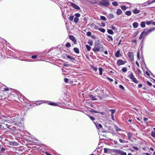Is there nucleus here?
<instances>
[{"label": "nucleus", "instance_id": "1", "mask_svg": "<svg viewBox=\"0 0 155 155\" xmlns=\"http://www.w3.org/2000/svg\"><path fill=\"white\" fill-rule=\"evenodd\" d=\"M104 50L103 45L100 44L99 42H95V43L94 47L93 49V51L94 52H102Z\"/></svg>", "mask_w": 155, "mask_h": 155}, {"label": "nucleus", "instance_id": "2", "mask_svg": "<svg viewBox=\"0 0 155 155\" xmlns=\"http://www.w3.org/2000/svg\"><path fill=\"white\" fill-rule=\"evenodd\" d=\"M98 5L101 6H104L107 7L109 5L110 3L108 0H101L98 3Z\"/></svg>", "mask_w": 155, "mask_h": 155}, {"label": "nucleus", "instance_id": "3", "mask_svg": "<svg viewBox=\"0 0 155 155\" xmlns=\"http://www.w3.org/2000/svg\"><path fill=\"white\" fill-rule=\"evenodd\" d=\"M146 29H145L144 31H143L144 32V35L147 36L152 31L155 30V28H152L150 29L147 30L146 31H145Z\"/></svg>", "mask_w": 155, "mask_h": 155}, {"label": "nucleus", "instance_id": "4", "mask_svg": "<svg viewBox=\"0 0 155 155\" xmlns=\"http://www.w3.org/2000/svg\"><path fill=\"white\" fill-rule=\"evenodd\" d=\"M129 78L135 83L136 84L138 83V80L134 77L132 72L131 73L130 75L129 76Z\"/></svg>", "mask_w": 155, "mask_h": 155}, {"label": "nucleus", "instance_id": "5", "mask_svg": "<svg viewBox=\"0 0 155 155\" xmlns=\"http://www.w3.org/2000/svg\"><path fill=\"white\" fill-rule=\"evenodd\" d=\"M128 54L130 60L132 61H133L134 59L133 53L132 52H129L128 53Z\"/></svg>", "mask_w": 155, "mask_h": 155}, {"label": "nucleus", "instance_id": "6", "mask_svg": "<svg viewBox=\"0 0 155 155\" xmlns=\"http://www.w3.org/2000/svg\"><path fill=\"white\" fill-rule=\"evenodd\" d=\"M126 62H125L123 60L121 59H119L117 61V64L118 65L120 66V65L124 64Z\"/></svg>", "mask_w": 155, "mask_h": 155}, {"label": "nucleus", "instance_id": "7", "mask_svg": "<svg viewBox=\"0 0 155 155\" xmlns=\"http://www.w3.org/2000/svg\"><path fill=\"white\" fill-rule=\"evenodd\" d=\"M70 4L74 8L77 10L80 9V8L79 7V6H78V5H77L71 2H70Z\"/></svg>", "mask_w": 155, "mask_h": 155}, {"label": "nucleus", "instance_id": "8", "mask_svg": "<svg viewBox=\"0 0 155 155\" xmlns=\"http://www.w3.org/2000/svg\"><path fill=\"white\" fill-rule=\"evenodd\" d=\"M117 153L120 154V155H127V153L126 152L121 150H117Z\"/></svg>", "mask_w": 155, "mask_h": 155}, {"label": "nucleus", "instance_id": "9", "mask_svg": "<svg viewBox=\"0 0 155 155\" xmlns=\"http://www.w3.org/2000/svg\"><path fill=\"white\" fill-rule=\"evenodd\" d=\"M69 38L74 43L76 42V40L75 39L74 36L72 35L69 36Z\"/></svg>", "mask_w": 155, "mask_h": 155}, {"label": "nucleus", "instance_id": "10", "mask_svg": "<svg viewBox=\"0 0 155 155\" xmlns=\"http://www.w3.org/2000/svg\"><path fill=\"white\" fill-rule=\"evenodd\" d=\"M107 39L108 41H113V38L111 36L108 35H107Z\"/></svg>", "mask_w": 155, "mask_h": 155}, {"label": "nucleus", "instance_id": "11", "mask_svg": "<svg viewBox=\"0 0 155 155\" xmlns=\"http://www.w3.org/2000/svg\"><path fill=\"white\" fill-rule=\"evenodd\" d=\"M133 13L134 14H137L140 12V10H138L137 8H136L133 10L132 11Z\"/></svg>", "mask_w": 155, "mask_h": 155}, {"label": "nucleus", "instance_id": "12", "mask_svg": "<svg viewBox=\"0 0 155 155\" xmlns=\"http://www.w3.org/2000/svg\"><path fill=\"white\" fill-rule=\"evenodd\" d=\"M146 22L145 21H142L140 23V26L142 28H144L146 26Z\"/></svg>", "mask_w": 155, "mask_h": 155}, {"label": "nucleus", "instance_id": "13", "mask_svg": "<svg viewBox=\"0 0 155 155\" xmlns=\"http://www.w3.org/2000/svg\"><path fill=\"white\" fill-rule=\"evenodd\" d=\"M138 25H139V24H138V23L136 22H134L133 24V27L134 28H137L138 27Z\"/></svg>", "mask_w": 155, "mask_h": 155}, {"label": "nucleus", "instance_id": "14", "mask_svg": "<svg viewBox=\"0 0 155 155\" xmlns=\"http://www.w3.org/2000/svg\"><path fill=\"white\" fill-rule=\"evenodd\" d=\"M89 96V97L91 100L93 101L96 100V99L95 98V96L92 95H90Z\"/></svg>", "mask_w": 155, "mask_h": 155}, {"label": "nucleus", "instance_id": "15", "mask_svg": "<svg viewBox=\"0 0 155 155\" xmlns=\"http://www.w3.org/2000/svg\"><path fill=\"white\" fill-rule=\"evenodd\" d=\"M122 13V11L120 9H118L116 12V14L118 15H120Z\"/></svg>", "mask_w": 155, "mask_h": 155}, {"label": "nucleus", "instance_id": "16", "mask_svg": "<svg viewBox=\"0 0 155 155\" xmlns=\"http://www.w3.org/2000/svg\"><path fill=\"white\" fill-rule=\"evenodd\" d=\"M104 152L105 153H109L110 152V149L107 148H104Z\"/></svg>", "mask_w": 155, "mask_h": 155}, {"label": "nucleus", "instance_id": "17", "mask_svg": "<svg viewBox=\"0 0 155 155\" xmlns=\"http://www.w3.org/2000/svg\"><path fill=\"white\" fill-rule=\"evenodd\" d=\"M74 52L77 54H78L79 53V50L77 48H74Z\"/></svg>", "mask_w": 155, "mask_h": 155}, {"label": "nucleus", "instance_id": "18", "mask_svg": "<svg viewBox=\"0 0 155 155\" xmlns=\"http://www.w3.org/2000/svg\"><path fill=\"white\" fill-rule=\"evenodd\" d=\"M9 144L11 145L17 146L18 145V143L16 142H11L9 143Z\"/></svg>", "mask_w": 155, "mask_h": 155}, {"label": "nucleus", "instance_id": "19", "mask_svg": "<svg viewBox=\"0 0 155 155\" xmlns=\"http://www.w3.org/2000/svg\"><path fill=\"white\" fill-rule=\"evenodd\" d=\"M67 55V57L69 59H71L72 60H75V58L73 57L70 55Z\"/></svg>", "mask_w": 155, "mask_h": 155}, {"label": "nucleus", "instance_id": "20", "mask_svg": "<svg viewBox=\"0 0 155 155\" xmlns=\"http://www.w3.org/2000/svg\"><path fill=\"white\" fill-rule=\"evenodd\" d=\"M127 137L129 140H130L131 137L132 136V133L130 132H129L127 134Z\"/></svg>", "mask_w": 155, "mask_h": 155}, {"label": "nucleus", "instance_id": "21", "mask_svg": "<svg viewBox=\"0 0 155 155\" xmlns=\"http://www.w3.org/2000/svg\"><path fill=\"white\" fill-rule=\"evenodd\" d=\"M48 104L50 105H52L53 106H58V104L55 103L54 102H50Z\"/></svg>", "mask_w": 155, "mask_h": 155}, {"label": "nucleus", "instance_id": "22", "mask_svg": "<svg viewBox=\"0 0 155 155\" xmlns=\"http://www.w3.org/2000/svg\"><path fill=\"white\" fill-rule=\"evenodd\" d=\"M107 32L109 34L111 35L114 34V32L111 29H108L107 30Z\"/></svg>", "mask_w": 155, "mask_h": 155}, {"label": "nucleus", "instance_id": "23", "mask_svg": "<svg viewBox=\"0 0 155 155\" xmlns=\"http://www.w3.org/2000/svg\"><path fill=\"white\" fill-rule=\"evenodd\" d=\"M125 14L127 16H130L131 15V12L130 11H127L126 12Z\"/></svg>", "mask_w": 155, "mask_h": 155}, {"label": "nucleus", "instance_id": "24", "mask_svg": "<svg viewBox=\"0 0 155 155\" xmlns=\"http://www.w3.org/2000/svg\"><path fill=\"white\" fill-rule=\"evenodd\" d=\"M144 31H143L141 33V34L139 37V39L140 40V39H142V38H143V35H144Z\"/></svg>", "mask_w": 155, "mask_h": 155}, {"label": "nucleus", "instance_id": "25", "mask_svg": "<svg viewBox=\"0 0 155 155\" xmlns=\"http://www.w3.org/2000/svg\"><path fill=\"white\" fill-rule=\"evenodd\" d=\"M98 30L102 33H104L105 31V30L103 28H99Z\"/></svg>", "mask_w": 155, "mask_h": 155}, {"label": "nucleus", "instance_id": "26", "mask_svg": "<svg viewBox=\"0 0 155 155\" xmlns=\"http://www.w3.org/2000/svg\"><path fill=\"white\" fill-rule=\"evenodd\" d=\"M88 116L89 117L90 119L92 121L95 120V118L93 116H90V115H88Z\"/></svg>", "mask_w": 155, "mask_h": 155}, {"label": "nucleus", "instance_id": "27", "mask_svg": "<svg viewBox=\"0 0 155 155\" xmlns=\"http://www.w3.org/2000/svg\"><path fill=\"white\" fill-rule=\"evenodd\" d=\"M120 54V51L119 50H118L116 53H115V55L116 57H119Z\"/></svg>", "mask_w": 155, "mask_h": 155}, {"label": "nucleus", "instance_id": "28", "mask_svg": "<svg viewBox=\"0 0 155 155\" xmlns=\"http://www.w3.org/2000/svg\"><path fill=\"white\" fill-rule=\"evenodd\" d=\"M99 71L100 74L101 75L102 74L103 69L101 68H99Z\"/></svg>", "mask_w": 155, "mask_h": 155}, {"label": "nucleus", "instance_id": "29", "mask_svg": "<svg viewBox=\"0 0 155 155\" xmlns=\"http://www.w3.org/2000/svg\"><path fill=\"white\" fill-rule=\"evenodd\" d=\"M88 51H90L91 50V47L90 46L87 45H85Z\"/></svg>", "mask_w": 155, "mask_h": 155}, {"label": "nucleus", "instance_id": "30", "mask_svg": "<svg viewBox=\"0 0 155 155\" xmlns=\"http://www.w3.org/2000/svg\"><path fill=\"white\" fill-rule=\"evenodd\" d=\"M100 18L101 20L104 21H105L107 20V19L105 17L103 16H101L100 17Z\"/></svg>", "mask_w": 155, "mask_h": 155}, {"label": "nucleus", "instance_id": "31", "mask_svg": "<svg viewBox=\"0 0 155 155\" xmlns=\"http://www.w3.org/2000/svg\"><path fill=\"white\" fill-rule=\"evenodd\" d=\"M79 21V18H77L75 17L74 19V21L76 23H77Z\"/></svg>", "mask_w": 155, "mask_h": 155}, {"label": "nucleus", "instance_id": "32", "mask_svg": "<svg viewBox=\"0 0 155 155\" xmlns=\"http://www.w3.org/2000/svg\"><path fill=\"white\" fill-rule=\"evenodd\" d=\"M112 5L115 6H117L118 5V4L117 2H114L112 3Z\"/></svg>", "mask_w": 155, "mask_h": 155}, {"label": "nucleus", "instance_id": "33", "mask_svg": "<svg viewBox=\"0 0 155 155\" xmlns=\"http://www.w3.org/2000/svg\"><path fill=\"white\" fill-rule=\"evenodd\" d=\"M66 46L68 48L70 47L71 46V45L69 42H67L66 44Z\"/></svg>", "mask_w": 155, "mask_h": 155}, {"label": "nucleus", "instance_id": "34", "mask_svg": "<svg viewBox=\"0 0 155 155\" xmlns=\"http://www.w3.org/2000/svg\"><path fill=\"white\" fill-rule=\"evenodd\" d=\"M123 72H126L127 71V69L126 68H124L122 69Z\"/></svg>", "mask_w": 155, "mask_h": 155}, {"label": "nucleus", "instance_id": "35", "mask_svg": "<svg viewBox=\"0 0 155 155\" xmlns=\"http://www.w3.org/2000/svg\"><path fill=\"white\" fill-rule=\"evenodd\" d=\"M74 15L75 16V17L78 18L80 17L81 15L80 13H76L74 14Z\"/></svg>", "mask_w": 155, "mask_h": 155}, {"label": "nucleus", "instance_id": "36", "mask_svg": "<svg viewBox=\"0 0 155 155\" xmlns=\"http://www.w3.org/2000/svg\"><path fill=\"white\" fill-rule=\"evenodd\" d=\"M151 21H147L146 22V24L147 25H149L151 24H152V22H151Z\"/></svg>", "mask_w": 155, "mask_h": 155}, {"label": "nucleus", "instance_id": "37", "mask_svg": "<svg viewBox=\"0 0 155 155\" xmlns=\"http://www.w3.org/2000/svg\"><path fill=\"white\" fill-rule=\"evenodd\" d=\"M151 135L154 138H155V132L152 131L151 133Z\"/></svg>", "mask_w": 155, "mask_h": 155}, {"label": "nucleus", "instance_id": "38", "mask_svg": "<svg viewBox=\"0 0 155 155\" xmlns=\"http://www.w3.org/2000/svg\"><path fill=\"white\" fill-rule=\"evenodd\" d=\"M121 8L123 10H125L127 9V7L124 5L122 6Z\"/></svg>", "mask_w": 155, "mask_h": 155}, {"label": "nucleus", "instance_id": "39", "mask_svg": "<svg viewBox=\"0 0 155 155\" xmlns=\"http://www.w3.org/2000/svg\"><path fill=\"white\" fill-rule=\"evenodd\" d=\"M108 17L109 18H112L114 17V16L112 14H110L108 15Z\"/></svg>", "mask_w": 155, "mask_h": 155}, {"label": "nucleus", "instance_id": "40", "mask_svg": "<svg viewBox=\"0 0 155 155\" xmlns=\"http://www.w3.org/2000/svg\"><path fill=\"white\" fill-rule=\"evenodd\" d=\"M119 141L120 143H124L126 142V141L124 140H123L122 139H119Z\"/></svg>", "mask_w": 155, "mask_h": 155}, {"label": "nucleus", "instance_id": "41", "mask_svg": "<svg viewBox=\"0 0 155 155\" xmlns=\"http://www.w3.org/2000/svg\"><path fill=\"white\" fill-rule=\"evenodd\" d=\"M74 16H70L69 18V19L71 21H73V20L74 19Z\"/></svg>", "mask_w": 155, "mask_h": 155}, {"label": "nucleus", "instance_id": "42", "mask_svg": "<svg viewBox=\"0 0 155 155\" xmlns=\"http://www.w3.org/2000/svg\"><path fill=\"white\" fill-rule=\"evenodd\" d=\"M106 78L110 82H112L113 81V79H112L109 77H106Z\"/></svg>", "mask_w": 155, "mask_h": 155}, {"label": "nucleus", "instance_id": "43", "mask_svg": "<svg viewBox=\"0 0 155 155\" xmlns=\"http://www.w3.org/2000/svg\"><path fill=\"white\" fill-rule=\"evenodd\" d=\"M91 33L90 31H88L87 33V36H91Z\"/></svg>", "mask_w": 155, "mask_h": 155}, {"label": "nucleus", "instance_id": "44", "mask_svg": "<svg viewBox=\"0 0 155 155\" xmlns=\"http://www.w3.org/2000/svg\"><path fill=\"white\" fill-rule=\"evenodd\" d=\"M147 84L149 86H151L152 85V84L149 81H147Z\"/></svg>", "mask_w": 155, "mask_h": 155}, {"label": "nucleus", "instance_id": "45", "mask_svg": "<svg viewBox=\"0 0 155 155\" xmlns=\"http://www.w3.org/2000/svg\"><path fill=\"white\" fill-rule=\"evenodd\" d=\"M111 28L112 29H113V30H116L117 28L114 27V26H113V25H112L111 26Z\"/></svg>", "mask_w": 155, "mask_h": 155}, {"label": "nucleus", "instance_id": "46", "mask_svg": "<svg viewBox=\"0 0 155 155\" xmlns=\"http://www.w3.org/2000/svg\"><path fill=\"white\" fill-rule=\"evenodd\" d=\"M37 56L36 55H32L31 57V58L33 59H35V58H37Z\"/></svg>", "mask_w": 155, "mask_h": 155}, {"label": "nucleus", "instance_id": "47", "mask_svg": "<svg viewBox=\"0 0 155 155\" xmlns=\"http://www.w3.org/2000/svg\"><path fill=\"white\" fill-rule=\"evenodd\" d=\"M110 110L111 112V114H114L115 112V110L114 109H111Z\"/></svg>", "mask_w": 155, "mask_h": 155}, {"label": "nucleus", "instance_id": "48", "mask_svg": "<svg viewBox=\"0 0 155 155\" xmlns=\"http://www.w3.org/2000/svg\"><path fill=\"white\" fill-rule=\"evenodd\" d=\"M63 66L65 67H68L69 66V64L67 63H64Z\"/></svg>", "mask_w": 155, "mask_h": 155}, {"label": "nucleus", "instance_id": "49", "mask_svg": "<svg viewBox=\"0 0 155 155\" xmlns=\"http://www.w3.org/2000/svg\"><path fill=\"white\" fill-rule=\"evenodd\" d=\"M88 43L90 45H93V42L92 41H90L88 42Z\"/></svg>", "mask_w": 155, "mask_h": 155}, {"label": "nucleus", "instance_id": "50", "mask_svg": "<svg viewBox=\"0 0 155 155\" xmlns=\"http://www.w3.org/2000/svg\"><path fill=\"white\" fill-rule=\"evenodd\" d=\"M90 111L91 112H93V113H99V112H98L95 110H91Z\"/></svg>", "mask_w": 155, "mask_h": 155}, {"label": "nucleus", "instance_id": "51", "mask_svg": "<svg viewBox=\"0 0 155 155\" xmlns=\"http://www.w3.org/2000/svg\"><path fill=\"white\" fill-rule=\"evenodd\" d=\"M64 81L66 83H67L68 81V79L67 78H65Z\"/></svg>", "mask_w": 155, "mask_h": 155}, {"label": "nucleus", "instance_id": "52", "mask_svg": "<svg viewBox=\"0 0 155 155\" xmlns=\"http://www.w3.org/2000/svg\"><path fill=\"white\" fill-rule=\"evenodd\" d=\"M133 148L135 150H137V151L138 150V148L137 147H136L134 146L133 147Z\"/></svg>", "mask_w": 155, "mask_h": 155}, {"label": "nucleus", "instance_id": "53", "mask_svg": "<svg viewBox=\"0 0 155 155\" xmlns=\"http://www.w3.org/2000/svg\"><path fill=\"white\" fill-rule=\"evenodd\" d=\"M13 117H12V119H11V122H14L15 121V118H13Z\"/></svg>", "mask_w": 155, "mask_h": 155}, {"label": "nucleus", "instance_id": "54", "mask_svg": "<svg viewBox=\"0 0 155 155\" xmlns=\"http://www.w3.org/2000/svg\"><path fill=\"white\" fill-rule=\"evenodd\" d=\"M101 26L103 27H104L105 26V24L104 22H102L101 23Z\"/></svg>", "mask_w": 155, "mask_h": 155}, {"label": "nucleus", "instance_id": "55", "mask_svg": "<svg viewBox=\"0 0 155 155\" xmlns=\"http://www.w3.org/2000/svg\"><path fill=\"white\" fill-rule=\"evenodd\" d=\"M119 87L120 88H121V89H123V90H124V87H123V86H122V85H119Z\"/></svg>", "mask_w": 155, "mask_h": 155}, {"label": "nucleus", "instance_id": "56", "mask_svg": "<svg viewBox=\"0 0 155 155\" xmlns=\"http://www.w3.org/2000/svg\"><path fill=\"white\" fill-rule=\"evenodd\" d=\"M147 2H145L143 3L142 4V5L143 6H147L148 5H147Z\"/></svg>", "mask_w": 155, "mask_h": 155}, {"label": "nucleus", "instance_id": "57", "mask_svg": "<svg viewBox=\"0 0 155 155\" xmlns=\"http://www.w3.org/2000/svg\"><path fill=\"white\" fill-rule=\"evenodd\" d=\"M147 5H150L151 4H152L153 3V2H147Z\"/></svg>", "mask_w": 155, "mask_h": 155}, {"label": "nucleus", "instance_id": "58", "mask_svg": "<svg viewBox=\"0 0 155 155\" xmlns=\"http://www.w3.org/2000/svg\"><path fill=\"white\" fill-rule=\"evenodd\" d=\"M92 68L95 71H96L97 70V68L96 67H93Z\"/></svg>", "mask_w": 155, "mask_h": 155}, {"label": "nucleus", "instance_id": "59", "mask_svg": "<svg viewBox=\"0 0 155 155\" xmlns=\"http://www.w3.org/2000/svg\"><path fill=\"white\" fill-rule=\"evenodd\" d=\"M142 86V85L141 84H140L138 85V88H141Z\"/></svg>", "mask_w": 155, "mask_h": 155}, {"label": "nucleus", "instance_id": "60", "mask_svg": "<svg viewBox=\"0 0 155 155\" xmlns=\"http://www.w3.org/2000/svg\"><path fill=\"white\" fill-rule=\"evenodd\" d=\"M94 28L95 29L98 30V27L96 25H95L94 26Z\"/></svg>", "mask_w": 155, "mask_h": 155}, {"label": "nucleus", "instance_id": "61", "mask_svg": "<svg viewBox=\"0 0 155 155\" xmlns=\"http://www.w3.org/2000/svg\"><path fill=\"white\" fill-rule=\"evenodd\" d=\"M4 90L5 91H9V89L7 87H5L4 88Z\"/></svg>", "mask_w": 155, "mask_h": 155}, {"label": "nucleus", "instance_id": "62", "mask_svg": "<svg viewBox=\"0 0 155 155\" xmlns=\"http://www.w3.org/2000/svg\"><path fill=\"white\" fill-rule=\"evenodd\" d=\"M1 150L2 152H4V151H5V148H2L1 149Z\"/></svg>", "mask_w": 155, "mask_h": 155}, {"label": "nucleus", "instance_id": "63", "mask_svg": "<svg viewBox=\"0 0 155 155\" xmlns=\"http://www.w3.org/2000/svg\"><path fill=\"white\" fill-rule=\"evenodd\" d=\"M145 73L146 74V75H147L148 76H150V74L148 71H146L145 72Z\"/></svg>", "mask_w": 155, "mask_h": 155}, {"label": "nucleus", "instance_id": "64", "mask_svg": "<svg viewBox=\"0 0 155 155\" xmlns=\"http://www.w3.org/2000/svg\"><path fill=\"white\" fill-rule=\"evenodd\" d=\"M143 120L144 121H147L148 120V119L146 117H144L143 118Z\"/></svg>", "mask_w": 155, "mask_h": 155}]
</instances>
